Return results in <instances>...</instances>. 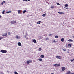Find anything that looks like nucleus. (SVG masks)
Wrapping results in <instances>:
<instances>
[{
	"instance_id": "nucleus-33",
	"label": "nucleus",
	"mask_w": 74,
	"mask_h": 74,
	"mask_svg": "<svg viewBox=\"0 0 74 74\" xmlns=\"http://www.w3.org/2000/svg\"><path fill=\"white\" fill-rule=\"evenodd\" d=\"M14 74H18V73H17V72L15 71L14 72Z\"/></svg>"
},
{
	"instance_id": "nucleus-5",
	"label": "nucleus",
	"mask_w": 74,
	"mask_h": 74,
	"mask_svg": "<svg viewBox=\"0 0 74 74\" xmlns=\"http://www.w3.org/2000/svg\"><path fill=\"white\" fill-rule=\"evenodd\" d=\"M16 39H19L20 38V36H18V35H16Z\"/></svg>"
},
{
	"instance_id": "nucleus-6",
	"label": "nucleus",
	"mask_w": 74,
	"mask_h": 74,
	"mask_svg": "<svg viewBox=\"0 0 74 74\" xmlns=\"http://www.w3.org/2000/svg\"><path fill=\"white\" fill-rule=\"evenodd\" d=\"M33 42L34 43H35V44H36L37 43V41L35 40V39H34L33 40Z\"/></svg>"
},
{
	"instance_id": "nucleus-19",
	"label": "nucleus",
	"mask_w": 74,
	"mask_h": 74,
	"mask_svg": "<svg viewBox=\"0 0 74 74\" xmlns=\"http://www.w3.org/2000/svg\"><path fill=\"white\" fill-rule=\"evenodd\" d=\"M38 60L39 61H42V58H39Z\"/></svg>"
},
{
	"instance_id": "nucleus-26",
	"label": "nucleus",
	"mask_w": 74,
	"mask_h": 74,
	"mask_svg": "<svg viewBox=\"0 0 74 74\" xmlns=\"http://www.w3.org/2000/svg\"><path fill=\"white\" fill-rule=\"evenodd\" d=\"M45 15H46V14H43L42 15L43 16V17H45Z\"/></svg>"
},
{
	"instance_id": "nucleus-49",
	"label": "nucleus",
	"mask_w": 74,
	"mask_h": 74,
	"mask_svg": "<svg viewBox=\"0 0 74 74\" xmlns=\"http://www.w3.org/2000/svg\"><path fill=\"white\" fill-rule=\"evenodd\" d=\"M51 74H54V73H51Z\"/></svg>"
},
{
	"instance_id": "nucleus-41",
	"label": "nucleus",
	"mask_w": 74,
	"mask_h": 74,
	"mask_svg": "<svg viewBox=\"0 0 74 74\" xmlns=\"http://www.w3.org/2000/svg\"><path fill=\"white\" fill-rule=\"evenodd\" d=\"M27 36V35H25V36H24V37H25V38H26V36Z\"/></svg>"
},
{
	"instance_id": "nucleus-21",
	"label": "nucleus",
	"mask_w": 74,
	"mask_h": 74,
	"mask_svg": "<svg viewBox=\"0 0 74 74\" xmlns=\"http://www.w3.org/2000/svg\"><path fill=\"white\" fill-rule=\"evenodd\" d=\"M53 35V34H49V36H52Z\"/></svg>"
},
{
	"instance_id": "nucleus-44",
	"label": "nucleus",
	"mask_w": 74,
	"mask_h": 74,
	"mask_svg": "<svg viewBox=\"0 0 74 74\" xmlns=\"http://www.w3.org/2000/svg\"><path fill=\"white\" fill-rule=\"evenodd\" d=\"M23 1H27V0H23Z\"/></svg>"
},
{
	"instance_id": "nucleus-17",
	"label": "nucleus",
	"mask_w": 74,
	"mask_h": 74,
	"mask_svg": "<svg viewBox=\"0 0 74 74\" xmlns=\"http://www.w3.org/2000/svg\"><path fill=\"white\" fill-rule=\"evenodd\" d=\"M11 11L7 12H6V14H9L10 13H11Z\"/></svg>"
},
{
	"instance_id": "nucleus-48",
	"label": "nucleus",
	"mask_w": 74,
	"mask_h": 74,
	"mask_svg": "<svg viewBox=\"0 0 74 74\" xmlns=\"http://www.w3.org/2000/svg\"><path fill=\"white\" fill-rule=\"evenodd\" d=\"M27 1H30V0H27Z\"/></svg>"
},
{
	"instance_id": "nucleus-20",
	"label": "nucleus",
	"mask_w": 74,
	"mask_h": 74,
	"mask_svg": "<svg viewBox=\"0 0 74 74\" xmlns=\"http://www.w3.org/2000/svg\"><path fill=\"white\" fill-rule=\"evenodd\" d=\"M60 66V64H57V67H59Z\"/></svg>"
},
{
	"instance_id": "nucleus-38",
	"label": "nucleus",
	"mask_w": 74,
	"mask_h": 74,
	"mask_svg": "<svg viewBox=\"0 0 74 74\" xmlns=\"http://www.w3.org/2000/svg\"><path fill=\"white\" fill-rule=\"evenodd\" d=\"M41 37H41V36H39V39H41Z\"/></svg>"
},
{
	"instance_id": "nucleus-3",
	"label": "nucleus",
	"mask_w": 74,
	"mask_h": 74,
	"mask_svg": "<svg viewBox=\"0 0 74 74\" xmlns=\"http://www.w3.org/2000/svg\"><path fill=\"white\" fill-rule=\"evenodd\" d=\"M32 62V60H28L27 62V64H29V63H31Z\"/></svg>"
},
{
	"instance_id": "nucleus-47",
	"label": "nucleus",
	"mask_w": 74,
	"mask_h": 74,
	"mask_svg": "<svg viewBox=\"0 0 74 74\" xmlns=\"http://www.w3.org/2000/svg\"><path fill=\"white\" fill-rule=\"evenodd\" d=\"M0 18H1V15H0Z\"/></svg>"
},
{
	"instance_id": "nucleus-14",
	"label": "nucleus",
	"mask_w": 74,
	"mask_h": 74,
	"mask_svg": "<svg viewBox=\"0 0 74 74\" xmlns=\"http://www.w3.org/2000/svg\"><path fill=\"white\" fill-rule=\"evenodd\" d=\"M40 57L42 58H44V55H41L40 56Z\"/></svg>"
},
{
	"instance_id": "nucleus-15",
	"label": "nucleus",
	"mask_w": 74,
	"mask_h": 74,
	"mask_svg": "<svg viewBox=\"0 0 74 74\" xmlns=\"http://www.w3.org/2000/svg\"><path fill=\"white\" fill-rule=\"evenodd\" d=\"M58 13L59 14H64V13H63L62 12H58Z\"/></svg>"
},
{
	"instance_id": "nucleus-2",
	"label": "nucleus",
	"mask_w": 74,
	"mask_h": 74,
	"mask_svg": "<svg viewBox=\"0 0 74 74\" xmlns=\"http://www.w3.org/2000/svg\"><path fill=\"white\" fill-rule=\"evenodd\" d=\"M56 58L57 59H60L62 58V57H61V56H56Z\"/></svg>"
},
{
	"instance_id": "nucleus-8",
	"label": "nucleus",
	"mask_w": 74,
	"mask_h": 74,
	"mask_svg": "<svg viewBox=\"0 0 74 74\" xmlns=\"http://www.w3.org/2000/svg\"><path fill=\"white\" fill-rule=\"evenodd\" d=\"M18 46H21L22 45V44L20 42H18Z\"/></svg>"
},
{
	"instance_id": "nucleus-43",
	"label": "nucleus",
	"mask_w": 74,
	"mask_h": 74,
	"mask_svg": "<svg viewBox=\"0 0 74 74\" xmlns=\"http://www.w3.org/2000/svg\"><path fill=\"white\" fill-rule=\"evenodd\" d=\"M26 38L27 40H29V38L28 37Z\"/></svg>"
},
{
	"instance_id": "nucleus-34",
	"label": "nucleus",
	"mask_w": 74,
	"mask_h": 74,
	"mask_svg": "<svg viewBox=\"0 0 74 74\" xmlns=\"http://www.w3.org/2000/svg\"><path fill=\"white\" fill-rule=\"evenodd\" d=\"M57 5H60V4L59 3H57Z\"/></svg>"
},
{
	"instance_id": "nucleus-9",
	"label": "nucleus",
	"mask_w": 74,
	"mask_h": 74,
	"mask_svg": "<svg viewBox=\"0 0 74 74\" xmlns=\"http://www.w3.org/2000/svg\"><path fill=\"white\" fill-rule=\"evenodd\" d=\"M4 3H5V1H3V2H2L1 3V5H3L4 4Z\"/></svg>"
},
{
	"instance_id": "nucleus-1",
	"label": "nucleus",
	"mask_w": 74,
	"mask_h": 74,
	"mask_svg": "<svg viewBox=\"0 0 74 74\" xmlns=\"http://www.w3.org/2000/svg\"><path fill=\"white\" fill-rule=\"evenodd\" d=\"M0 52L3 53H6L7 52V51L6 50H1Z\"/></svg>"
},
{
	"instance_id": "nucleus-28",
	"label": "nucleus",
	"mask_w": 74,
	"mask_h": 74,
	"mask_svg": "<svg viewBox=\"0 0 74 74\" xmlns=\"http://www.w3.org/2000/svg\"><path fill=\"white\" fill-rule=\"evenodd\" d=\"M38 51H41V48H40L38 49Z\"/></svg>"
},
{
	"instance_id": "nucleus-36",
	"label": "nucleus",
	"mask_w": 74,
	"mask_h": 74,
	"mask_svg": "<svg viewBox=\"0 0 74 74\" xmlns=\"http://www.w3.org/2000/svg\"><path fill=\"white\" fill-rule=\"evenodd\" d=\"M2 38H3V37H1L0 38V40H1V39H2Z\"/></svg>"
},
{
	"instance_id": "nucleus-18",
	"label": "nucleus",
	"mask_w": 74,
	"mask_h": 74,
	"mask_svg": "<svg viewBox=\"0 0 74 74\" xmlns=\"http://www.w3.org/2000/svg\"><path fill=\"white\" fill-rule=\"evenodd\" d=\"M54 6L53 5V6H51V8L52 9H53V8H54Z\"/></svg>"
},
{
	"instance_id": "nucleus-22",
	"label": "nucleus",
	"mask_w": 74,
	"mask_h": 74,
	"mask_svg": "<svg viewBox=\"0 0 74 74\" xmlns=\"http://www.w3.org/2000/svg\"><path fill=\"white\" fill-rule=\"evenodd\" d=\"M71 73V72L70 71H69L66 73V74H70Z\"/></svg>"
},
{
	"instance_id": "nucleus-32",
	"label": "nucleus",
	"mask_w": 74,
	"mask_h": 74,
	"mask_svg": "<svg viewBox=\"0 0 74 74\" xmlns=\"http://www.w3.org/2000/svg\"><path fill=\"white\" fill-rule=\"evenodd\" d=\"M18 14H21V11H20V10H18Z\"/></svg>"
},
{
	"instance_id": "nucleus-39",
	"label": "nucleus",
	"mask_w": 74,
	"mask_h": 74,
	"mask_svg": "<svg viewBox=\"0 0 74 74\" xmlns=\"http://www.w3.org/2000/svg\"><path fill=\"white\" fill-rule=\"evenodd\" d=\"M53 42H56L55 40L53 41Z\"/></svg>"
},
{
	"instance_id": "nucleus-50",
	"label": "nucleus",
	"mask_w": 74,
	"mask_h": 74,
	"mask_svg": "<svg viewBox=\"0 0 74 74\" xmlns=\"http://www.w3.org/2000/svg\"><path fill=\"white\" fill-rule=\"evenodd\" d=\"M26 34H26L27 36V33H26Z\"/></svg>"
},
{
	"instance_id": "nucleus-31",
	"label": "nucleus",
	"mask_w": 74,
	"mask_h": 74,
	"mask_svg": "<svg viewBox=\"0 0 74 74\" xmlns=\"http://www.w3.org/2000/svg\"><path fill=\"white\" fill-rule=\"evenodd\" d=\"M74 59H73V60H70L71 62H73V61H74Z\"/></svg>"
},
{
	"instance_id": "nucleus-37",
	"label": "nucleus",
	"mask_w": 74,
	"mask_h": 74,
	"mask_svg": "<svg viewBox=\"0 0 74 74\" xmlns=\"http://www.w3.org/2000/svg\"><path fill=\"white\" fill-rule=\"evenodd\" d=\"M0 74H4V73H3V72H2L0 73Z\"/></svg>"
},
{
	"instance_id": "nucleus-7",
	"label": "nucleus",
	"mask_w": 74,
	"mask_h": 74,
	"mask_svg": "<svg viewBox=\"0 0 74 74\" xmlns=\"http://www.w3.org/2000/svg\"><path fill=\"white\" fill-rule=\"evenodd\" d=\"M62 71H64V70H66V68L64 67H62Z\"/></svg>"
},
{
	"instance_id": "nucleus-13",
	"label": "nucleus",
	"mask_w": 74,
	"mask_h": 74,
	"mask_svg": "<svg viewBox=\"0 0 74 74\" xmlns=\"http://www.w3.org/2000/svg\"><path fill=\"white\" fill-rule=\"evenodd\" d=\"M68 41L72 42H73V40L72 39H69L68 40Z\"/></svg>"
},
{
	"instance_id": "nucleus-46",
	"label": "nucleus",
	"mask_w": 74,
	"mask_h": 74,
	"mask_svg": "<svg viewBox=\"0 0 74 74\" xmlns=\"http://www.w3.org/2000/svg\"><path fill=\"white\" fill-rule=\"evenodd\" d=\"M72 37H73V38H74V36H72Z\"/></svg>"
},
{
	"instance_id": "nucleus-4",
	"label": "nucleus",
	"mask_w": 74,
	"mask_h": 74,
	"mask_svg": "<svg viewBox=\"0 0 74 74\" xmlns=\"http://www.w3.org/2000/svg\"><path fill=\"white\" fill-rule=\"evenodd\" d=\"M10 23L11 24H15V23H16V21H11Z\"/></svg>"
},
{
	"instance_id": "nucleus-40",
	"label": "nucleus",
	"mask_w": 74,
	"mask_h": 74,
	"mask_svg": "<svg viewBox=\"0 0 74 74\" xmlns=\"http://www.w3.org/2000/svg\"><path fill=\"white\" fill-rule=\"evenodd\" d=\"M66 48H68V46H67V45H66Z\"/></svg>"
},
{
	"instance_id": "nucleus-35",
	"label": "nucleus",
	"mask_w": 74,
	"mask_h": 74,
	"mask_svg": "<svg viewBox=\"0 0 74 74\" xmlns=\"http://www.w3.org/2000/svg\"><path fill=\"white\" fill-rule=\"evenodd\" d=\"M63 50L64 51H66V49H63Z\"/></svg>"
},
{
	"instance_id": "nucleus-30",
	"label": "nucleus",
	"mask_w": 74,
	"mask_h": 74,
	"mask_svg": "<svg viewBox=\"0 0 74 74\" xmlns=\"http://www.w3.org/2000/svg\"><path fill=\"white\" fill-rule=\"evenodd\" d=\"M55 38H58V36H55Z\"/></svg>"
},
{
	"instance_id": "nucleus-16",
	"label": "nucleus",
	"mask_w": 74,
	"mask_h": 74,
	"mask_svg": "<svg viewBox=\"0 0 74 74\" xmlns=\"http://www.w3.org/2000/svg\"><path fill=\"white\" fill-rule=\"evenodd\" d=\"M40 23H41V21H39L38 22H37V24H40Z\"/></svg>"
},
{
	"instance_id": "nucleus-10",
	"label": "nucleus",
	"mask_w": 74,
	"mask_h": 74,
	"mask_svg": "<svg viewBox=\"0 0 74 74\" xmlns=\"http://www.w3.org/2000/svg\"><path fill=\"white\" fill-rule=\"evenodd\" d=\"M7 33L6 34L5 33V34L3 35L2 36H3V37H4V36H7Z\"/></svg>"
},
{
	"instance_id": "nucleus-45",
	"label": "nucleus",
	"mask_w": 74,
	"mask_h": 74,
	"mask_svg": "<svg viewBox=\"0 0 74 74\" xmlns=\"http://www.w3.org/2000/svg\"><path fill=\"white\" fill-rule=\"evenodd\" d=\"M46 40H48V38H46Z\"/></svg>"
},
{
	"instance_id": "nucleus-12",
	"label": "nucleus",
	"mask_w": 74,
	"mask_h": 74,
	"mask_svg": "<svg viewBox=\"0 0 74 74\" xmlns=\"http://www.w3.org/2000/svg\"><path fill=\"white\" fill-rule=\"evenodd\" d=\"M71 47V44H69L68 45V48H70Z\"/></svg>"
},
{
	"instance_id": "nucleus-24",
	"label": "nucleus",
	"mask_w": 74,
	"mask_h": 74,
	"mask_svg": "<svg viewBox=\"0 0 74 74\" xmlns=\"http://www.w3.org/2000/svg\"><path fill=\"white\" fill-rule=\"evenodd\" d=\"M69 6V5L67 4H66L65 5V7H67Z\"/></svg>"
},
{
	"instance_id": "nucleus-29",
	"label": "nucleus",
	"mask_w": 74,
	"mask_h": 74,
	"mask_svg": "<svg viewBox=\"0 0 74 74\" xmlns=\"http://www.w3.org/2000/svg\"><path fill=\"white\" fill-rule=\"evenodd\" d=\"M8 35H11V33H10V32H8Z\"/></svg>"
},
{
	"instance_id": "nucleus-25",
	"label": "nucleus",
	"mask_w": 74,
	"mask_h": 74,
	"mask_svg": "<svg viewBox=\"0 0 74 74\" xmlns=\"http://www.w3.org/2000/svg\"><path fill=\"white\" fill-rule=\"evenodd\" d=\"M26 12V10H25L23 11V14H25V12Z\"/></svg>"
},
{
	"instance_id": "nucleus-42",
	"label": "nucleus",
	"mask_w": 74,
	"mask_h": 74,
	"mask_svg": "<svg viewBox=\"0 0 74 74\" xmlns=\"http://www.w3.org/2000/svg\"><path fill=\"white\" fill-rule=\"evenodd\" d=\"M65 8H66V9H67V10H68V9H69V8H66L65 7Z\"/></svg>"
},
{
	"instance_id": "nucleus-27",
	"label": "nucleus",
	"mask_w": 74,
	"mask_h": 74,
	"mask_svg": "<svg viewBox=\"0 0 74 74\" xmlns=\"http://www.w3.org/2000/svg\"><path fill=\"white\" fill-rule=\"evenodd\" d=\"M54 66H55V67H57V64H55L53 65Z\"/></svg>"
},
{
	"instance_id": "nucleus-11",
	"label": "nucleus",
	"mask_w": 74,
	"mask_h": 74,
	"mask_svg": "<svg viewBox=\"0 0 74 74\" xmlns=\"http://www.w3.org/2000/svg\"><path fill=\"white\" fill-rule=\"evenodd\" d=\"M61 40L62 42H64V38H63L61 39Z\"/></svg>"
},
{
	"instance_id": "nucleus-23",
	"label": "nucleus",
	"mask_w": 74,
	"mask_h": 74,
	"mask_svg": "<svg viewBox=\"0 0 74 74\" xmlns=\"http://www.w3.org/2000/svg\"><path fill=\"white\" fill-rule=\"evenodd\" d=\"M4 12H5V10H3V11L2 12V14H4Z\"/></svg>"
}]
</instances>
